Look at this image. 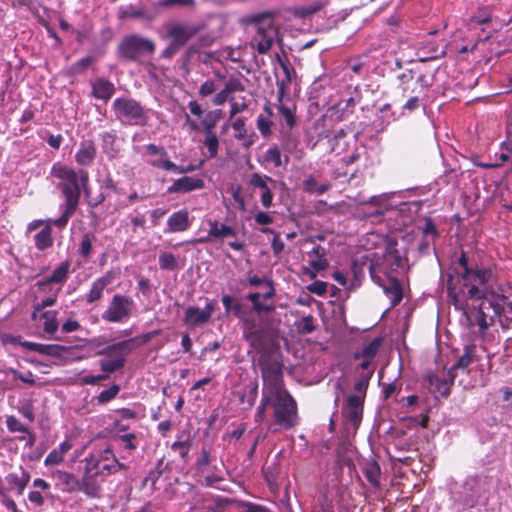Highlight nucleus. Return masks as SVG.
I'll return each instance as SVG.
<instances>
[{
    "mask_svg": "<svg viewBox=\"0 0 512 512\" xmlns=\"http://www.w3.org/2000/svg\"><path fill=\"white\" fill-rule=\"evenodd\" d=\"M24 346L27 347L30 351L52 357H61L63 353L67 351V347L57 344L25 342Z\"/></svg>",
    "mask_w": 512,
    "mask_h": 512,
    "instance_id": "nucleus-25",
    "label": "nucleus"
},
{
    "mask_svg": "<svg viewBox=\"0 0 512 512\" xmlns=\"http://www.w3.org/2000/svg\"><path fill=\"white\" fill-rule=\"evenodd\" d=\"M272 397L274 422L281 428L291 429L297 425V404L293 397L284 389L269 393Z\"/></svg>",
    "mask_w": 512,
    "mask_h": 512,
    "instance_id": "nucleus-6",
    "label": "nucleus"
},
{
    "mask_svg": "<svg viewBox=\"0 0 512 512\" xmlns=\"http://www.w3.org/2000/svg\"><path fill=\"white\" fill-rule=\"evenodd\" d=\"M69 268L70 263L68 261L62 262L57 268L54 269L51 275L37 281L35 286H37L38 289H44L52 284L64 283L68 277Z\"/></svg>",
    "mask_w": 512,
    "mask_h": 512,
    "instance_id": "nucleus-20",
    "label": "nucleus"
},
{
    "mask_svg": "<svg viewBox=\"0 0 512 512\" xmlns=\"http://www.w3.org/2000/svg\"><path fill=\"white\" fill-rule=\"evenodd\" d=\"M61 288L49 289V294L36 304V310H42L46 307L53 306L58 298Z\"/></svg>",
    "mask_w": 512,
    "mask_h": 512,
    "instance_id": "nucleus-51",
    "label": "nucleus"
},
{
    "mask_svg": "<svg viewBox=\"0 0 512 512\" xmlns=\"http://www.w3.org/2000/svg\"><path fill=\"white\" fill-rule=\"evenodd\" d=\"M6 480L10 487L16 488L18 494L21 495L29 482V475L25 472L22 473V476H18L15 473H10L7 475Z\"/></svg>",
    "mask_w": 512,
    "mask_h": 512,
    "instance_id": "nucleus-39",
    "label": "nucleus"
},
{
    "mask_svg": "<svg viewBox=\"0 0 512 512\" xmlns=\"http://www.w3.org/2000/svg\"><path fill=\"white\" fill-rule=\"evenodd\" d=\"M455 378L456 377L451 378L448 374L446 377L431 374L427 377V380L430 385V390L433 393H437L442 397H447L450 394V388L453 385Z\"/></svg>",
    "mask_w": 512,
    "mask_h": 512,
    "instance_id": "nucleus-22",
    "label": "nucleus"
},
{
    "mask_svg": "<svg viewBox=\"0 0 512 512\" xmlns=\"http://www.w3.org/2000/svg\"><path fill=\"white\" fill-rule=\"evenodd\" d=\"M64 459V455H62L56 448L53 449L45 458L46 466H54L61 463Z\"/></svg>",
    "mask_w": 512,
    "mask_h": 512,
    "instance_id": "nucleus-64",
    "label": "nucleus"
},
{
    "mask_svg": "<svg viewBox=\"0 0 512 512\" xmlns=\"http://www.w3.org/2000/svg\"><path fill=\"white\" fill-rule=\"evenodd\" d=\"M204 186L205 183L203 179L198 177L184 176L175 180L173 184L168 187L167 192L169 194L188 193L194 190L202 189Z\"/></svg>",
    "mask_w": 512,
    "mask_h": 512,
    "instance_id": "nucleus-18",
    "label": "nucleus"
},
{
    "mask_svg": "<svg viewBox=\"0 0 512 512\" xmlns=\"http://www.w3.org/2000/svg\"><path fill=\"white\" fill-rule=\"evenodd\" d=\"M465 308L456 310L462 311L469 323V327H478L477 333L484 335L486 330L494 323L493 311L489 307V301L485 297L466 298Z\"/></svg>",
    "mask_w": 512,
    "mask_h": 512,
    "instance_id": "nucleus-7",
    "label": "nucleus"
},
{
    "mask_svg": "<svg viewBox=\"0 0 512 512\" xmlns=\"http://www.w3.org/2000/svg\"><path fill=\"white\" fill-rule=\"evenodd\" d=\"M328 284L323 281H314L309 284L306 288L310 293L316 294L318 296H324L327 292Z\"/></svg>",
    "mask_w": 512,
    "mask_h": 512,
    "instance_id": "nucleus-62",
    "label": "nucleus"
},
{
    "mask_svg": "<svg viewBox=\"0 0 512 512\" xmlns=\"http://www.w3.org/2000/svg\"><path fill=\"white\" fill-rule=\"evenodd\" d=\"M43 329L48 334H54L58 329L57 312L46 311L42 314Z\"/></svg>",
    "mask_w": 512,
    "mask_h": 512,
    "instance_id": "nucleus-41",
    "label": "nucleus"
},
{
    "mask_svg": "<svg viewBox=\"0 0 512 512\" xmlns=\"http://www.w3.org/2000/svg\"><path fill=\"white\" fill-rule=\"evenodd\" d=\"M382 344V338L377 337L370 341L369 343L365 344L360 350H357L353 353V359H373Z\"/></svg>",
    "mask_w": 512,
    "mask_h": 512,
    "instance_id": "nucleus-35",
    "label": "nucleus"
},
{
    "mask_svg": "<svg viewBox=\"0 0 512 512\" xmlns=\"http://www.w3.org/2000/svg\"><path fill=\"white\" fill-rule=\"evenodd\" d=\"M85 462H93L95 464L94 471L97 472V476L115 474V469L112 463H103L94 457L86 458Z\"/></svg>",
    "mask_w": 512,
    "mask_h": 512,
    "instance_id": "nucleus-43",
    "label": "nucleus"
},
{
    "mask_svg": "<svg viewBox=\"0 0 512 512\" xmlns=\"http://www.w3.org/2000/svg\"><path fill=\"white\" fill-rule=\"evenodd\" d=\"M263 162L272 163L274 167L282 166L281 151L277 146L270 147L263 156Z\"/></svg>",
    "mask_w": 512,
    "mask_h": 512,
    "instance_id": "nucleus-45",
    "label": "nucleus"
},
{
    "mask_svg": "<svg viewBox=\"0 0 512 512\" xmlns=\"http://www.w3.org/2000/svg\"><path fill=\"white\" fill-rule=\"evenodd\" d=\"M385 294L390 299L392 306L397 305L403 298L400 282L396 278L389 279L388 283L382 285Z\"/></svg>",
    "mask_w": 512,
    "mask_h": 512,
    "instance_id": "nucleus-36",
    "label": "nucleus"
},
{
    "mask_svg": "<svg viewBox=\"0 0 512 512\" xmlns=\"http://www.w3.org/2000/svg\"><path fill=\"white\" fill-rule=\"evenodd\" d=\"M49 220L50 219L46 220V226L34 236V244L39 251H45L53 246L54 240L52 237L51 224L54 225V223L49 222Z\"/></svg>",
    "mask_w": 512,
    "mask_h": 512,
    "instance_id": "nucleus-31",
    "label": "nucleus"
},
{
    "mask_svg": "<svg viewBox=\"0 0 512 512\" xmlns=\"http://www.w3.org/2000/svg\"><path fill=\"white\" fill-rule=\"evenodd\" d=\"M210 462H211L210 451L206 447H203L201 449L200 457L198 458V460L196 462V469H197V471L199 473L206 472Z\"/></svg>",
    "mask_w": 512,
    "mask_h": 512,
    "instance_id": "nucleus-54",
    "label": "nucleus"
},
{
    "mask_svg": "<svg viewBox=\"0 0 512 512\" xmlns=\"http://www.w3.org/2000/svg\"><path fill=\"white\" fill-rule=\"evenodd\" d=\"M51 174L58 178L60 182L57 188L62 192L65 203L62 215L57 219H50L54 225L60 229L64 228L69 219L74 215L80 202L81 192L86 197L90 196L88 187L89 174L83 169L76 171L75 169L56 163L51 169Z\"/></svg>",
    "mask_w": 512,
    "mask_h": 512,
    "instance_id": "nucleus-2",
    "label": "nucleus"
},
{
    "mask_svg": "<svg viewBox=\"0 0 512 512\" xmlns=\"http://www.w3.org/2000/svg\"><path fill=\"white\" fill-rule=\"evenodd\" d=\"M225 92L228 94L235 92H242L245 90V86L242 81L237 77H231L225 84Z\"/></svg>",
    "mask_w": 512,
    "mask_h": 512,
    "instance_id": "nucleus-58",
    "label": "nucleus"
},
{
    "mask_svg": "<svg viewBox=\"0 0 512 512\" xmlns=\"http://www.w3.org/2000/svg\"><path fill=\"white\" fill-rule=\"evenodd\" d=\"M19 413L30 422L35 420V413L32 400H25L18 407Z\"/></svg>",
    "mask_w": 512,
    "mask_h": 512,
    "instance_id": "nucleus-56",
    "label": "nucleus"
},
{
    "mask_svg": "<svg viewBox=\"0 0 512 512\" xmlns=\"http://www.w3.org/2000/svg\"><path fill=\"white\" fill-rule=\"evenodd\" d=\"M260 231L264 234H273L274 235L271 246H272L274 255H276V256L279 255L284 250V247H285L284 242L280 239V234L278 232L274 231L273 229L267 228V227L262 228Z\"/></svg>",
    "mask_w": 512,
    "mask_h": 512,
    "instance_id": "nucleus-47",
    "label": "nucleus"
},
{
    "mask_svg": "<svg viewBox=\"0 0 512 512\" xmlns=\"http://www.w3.org/2000/svg\"><path fill=\"white\" fill-rule=\"evenodd\" d=\"M115 93V86L105 78H98L92 84V95L96 99L107 102Z\"/></svg>",
    "mask_w": 512,
    "mask_h": 512,
    "instance_id": "nucleus-27",
    "label": "nucleus"
},
{
    "mask_svg": "<svg viewBox=\"0 0 512 512\" xmlns=\"http://www.w3.org/2000/svg\"><path fill=\"white\" fill-rule=\"evenodd\" d=\"M202 28L203 26L200 24L177 22L167 29L166 37L181 48L196 36Z\"/></svg>",
    "mask_w": 512,
    "mask_h": 512,
    "instance_id": "nucleus-11",
    "label": "nucleus"
},
{
    "mask_svg": "<svg viewBox=\"0 0 512 512\" xmlns=\"http://www.w3.org/2000/svg\"><path fill=\"white\" fill-rule=\"evenodd\" d=\"M156 50L155 42L140 34H129L122 38L117 46V57L125 62L140 63Z\"/></svg>",
    "mask_w": 512,
    "mask_h": 512,
    "instance_id": "nucleus-4",
    "label": "nucleus"
},
{
    "mask_svg": "<svg viewBox=\"0 0 512 512\" xmlns=\"http://www.w3.org/2000/svg\"><path fill=\"white\" fill-rule=\"evenodd\" d=\"M328 4L327 0H318L309 5L295 7L292 11L297 18L306 19L321 11Z\"/></svg>",
    "mask_w": 512,
    "mask_h": 512,
    "instance_id": "nucleus-33",
    "label": "nucleus"
},
{
    "mask_svg": "<svg viewBox=\"0 0 512 512\" xmlns=\"http://www.w3.org/2000/svg\"><path fill=\"white\" fill-rule=\"evenodd\" d=\"M145 151L148 156L146 163L154 168L164 170V163L170 162L168 152L163 146L150 143L145 146Z\"/></svg>",
    "mask_w": 512,
    "mask_h": 512,
    "instance_id": "nucleus-17",
    "label": "nucleus"
},
{
    "mask_svg": "<svg viewBox=\"0 0 512 512\" xmlns=\"http://www.w3.org/2000/svg\"><path fill=\"white\" fill-rule=\"evenodd\" d=\"M268 182L274 183V180L271 177L260 173H253L249 181L251 186L260 188L262 191L269 188L267 184Z\"/></svg>",
    "mask_w": 512,
    "mask_h": 512,
    "instance_id": "nucleus-46",
    "label": "nucleus"
},
{
    "mask_svg": "<svg viewBox=\"0 0 512 512\" xmlns=\"http://www.w3.org/2000/svg\"><path fill=\"white\" fill-rule=\"evenodd\" d=\"M275 36L276 32L272 28L269 31H265V29L260 27L257 36L254 38L257 52L259 54H266L271 49Z\"/></svg>",
    "mask_w": 512,
    "mask_h": 512,
    "instance_id": "nucleus-30",
    "label": "nucleus"
},
{
    "mask_svg": "<svg viewBox=\"0 0 512 512\" xmlns=\"http://www.w3.org/2000/svg\"><path fill=\"white\" fill-rule=\"evenodd\" d=\"M117 439L124 444V448L129 451L137 449V436L134 433H127L117 436Z\"/></svg>",
    "mask_w": 512,
    "mask_h": 512,
    "instance_id": "nucleus-57",
    "label": "nucleus"
},
{
    "mask_svg": "<svg viewBox=\"0 0 512 512\" xmlns=\"http://www.w3.org/2000/svg\"><path fill=\"white\" fill-rule=\"evenodd\" d=\"M269 393L270 391L268 390H262V399L255 413V422L257 423H261L264 420L266 407L272 405V397Z\"/></svg>",
    "mask_w": 512,
    "mask_h": 512,
    "instance_id": "nucleus-42",
    "label": "nucleus"
},
{
    "mask_svg": "<svg viewBox=\"0 0 512 512\" xmlns=\"http://www.w3.org/2000/svg\"><path fill=\"white\" fill-rule=\"evenodd\" d=\"M96 156V148L92 141H82L75 154V160L79 165L88 166L92 164Z\"/></svg>",
    "mask_w": 512,
    "mask_h": 512,
    "instance_id": "nucleus-28",
    "label": "nucleus"
},
{
    "mask_svg": "<svg viewBox=\"0 0 512 512\" xmlns=\"http://www.w3.org/2000/svg\"><path fill=\"white\" fill-rule=\"evenodd\" d=\"M484 483L479 476H468L463 484L452 492L455 504L463 509L474 507L483 494Z\"/></svg>",
    "mask_w": 512,
    "mask_h": 512,
    "instance_id": "nucleus-10",
    "label": "nucleus"
},
{
    "mask_svg": "<svg viewBox=\"0 0 512 512\" xmlns=\"http://www.w3.org/2000/svg\"><path fill=\"white\" fill-rule=\"evenodd\" d=\"M385 259L395 269L402 268L404 265V258L393 246L388 247Z\"/></svg>",
    "mask_w": 512,
    "mask_h": 512,
    "instance_id": "nucleus-44",
    "label": "nucleus"
},
{
    "mask_svg": "<svg viewBox=\"0 0 512 512\" xmlns=\"http://www.w3.org/2000/svg\"><path fill=\"white\" fill-rule=\"evenodd\" d=\"M263 379V390L284 389L282 363L273 355L263 354L259 359Z\"/></svg>",
    "mask_w": 512,
    "mask_h": 512,
    "instance_id": "nucleus-9",
    "label": "nucleus"
},
{
    "mask_svg": "<svg viewBox=\"0 0 512 512\" xmlns=\"http://www.w3.org/2000/svg\"><path fill=\"white\" fill-rule=\"evenodd\" d=\"M136 309L135 301L128 295L114 294L101 314V319L108 323H123L127 321Z\"/></svg>",
    "mask_w": 512,
    "mask_h": 512,
    "instance_id": "nucleus-8",
    "label": "nucleus"
},
{
    "mask_svg": "<svg viewBox=\"0 0 512 512\" xmlns=\"http://www.w3.org/2000/svg\"><path fill=\"white\" fill-rule=\"evenodd\" d=\"M159 266L162 270H177L179 268L178 258L172 253L163 252L159 255Z\"/></svg>",
    "mask_w": 512,
    "mask_h": 512,
    "instance_id": "nucleus-40",
    "label": "nucleus"
},
{
    "mask_svg": "<svg viewBox=\"0 0 512 512\" xmlns=\"http://www.w3.org/2000/svg\"><path fill=\"white\" fill-rule=\"evenodd\" d=\"M325 254V249L320 245L315 246L310 252H308V256L310 257L309 265L315 272L322 271L328 266Z\"/></svg>",
    "mask_w": 512,
    "mask_h": 512,
    "instance_id": "nucleus-34",
    "label": "nucleus"
},
{
    "mask_svg": "<svg viewBox=\"0 0 512 512\" xmlns=\"http://www.w3.org/2000/svg\"><path fill=\"white\" fill-rule=\"evenodd\" d=\"M257 397L258 383L254 381L246 386L243 391L239 392V403L242 405L244 410H249L255 404Z\"/></svg>",
    "mask_w": 512,
    "mask_h": 512,
    "instance_id": "nucleus-32",
    "label": "nucleus"
},
{
    "mask_svg": "<svg viewBox=\"0 0 512 512\" xmlns=\"http://www.w3.org/2000/svg\"><path fill=\"white\" fill-rule=\"evenodd\" d=\"M372 376H373V370L366 371V372H360L358 374V379L354 384V391L356 392V394H354L353 396H358L364 400V398L366 396V391H367V388L369 385V381Z\"/></svg>",
    "mask_w": 512,
    "mask_h": 512,
    "instance_id": "nucleus-37",
    "label": "nucleus"
},
{
    "mask_svg": "<svg viewBox=\"0 0 512 512\" xmlns=\"http://www.w3.org/2000/svg\"><path fill=\"white\" fill-rule=\"evenodd\" d=\"M218 121V116L215 112L210 111L206 114V116L201 121L203 128L205 130V133L213 132L216 124Z\"/></svg>",
    "mask_w": 512,
    "mask_h": 512,
    "instance_id": "nucleus-59",
    "label": "nucleus"
},
{
    "mask_svg": "<svg viewBox=\"0 0 512 512\" xmlns=\"http://www.w3.org/2000/svg\"><path fill=\"white\" fill-rule=\"evenodd\" d=\"M271 126L272 122L264 116L260 115L257 118V128L264 137L271 134Z\"/></svg>",
    "mask_w": 512,
    "mask_h": 512,
    "instance_id": "nucleus-63",
    "label": "nucleus"
},
{
    "mask_svg": "<svg viewBox=\"0 0 512 512\" xmlns=\"http://www.w3.org/2000/svg\"><path fill=\"white\" fill-rule=\"evenodd\" d=\"M240 322L245 340L251 342L254 347L262 345L264 329L260 327L256 318L252 316H245Z\"/></svg>",
    "mask_w": 512,
    "mask_h": 512,
    "instance_id": "nucleus-15",
    "label": "nucleus"
},
{
    "mask_svg": "<svg viewBox=\"0 0 512 512\" xmlns=\"http://www.w3.org/2000/svg\"><path fill=\"white\" fill-rule=\"evenodd\" d=\"M205 146L208 148V152L211 158L216 157L218 153L219 141L218 137L214 132L205 133Z\"/></svg>",
    "mask_w": 512,
    "mask_h": 512,
    "instance_id": "nucleus-49",
    "label": "nucleus"
},
{
    "mask_svg": "<svg viewBox=\"0 0 512 512\" xmlns=\"http://www.w3.org/2000/svg\"><path fill=\"white\" fill-rule=\"evenodd\" d=\"M100 138L103 153L109 159L116 158L120 152V148L117 145V135L114 132L105 131L100 134Z\"/></svg>",
    "mask_w": 512,
    "mask_h": 512,
    "instance_id": "nucleus-29",
    "label": "nucleus"
},
{
    "mask_svg": "<svg viewBox=\"0 0 512 512\" xmlns=\"http://www.w3.org/2000/svg\"><path fill=\"white\" fill-rule=\"evenodd\" d=\"M365 476L367 480L377 486L379 484L380 467L376 462L367 463L365 467Z\"/></svg>",
    "mask_w": 512,
    "mask_h": 512,
    "instance_id": "nucleus-48",
    "label": "nucleus"
},
{
    "mask_svg": "<svg viewBox=\"0 0 512 512\" xmlns=\"http://www.w3.org/2000/svg\"><path fill=\"white\" fill-rule=\"evenodd\" d=\"M111 277L108 275L102 276L94 280L91 284L90 290L86 295L85 301L91 305L103 298L105 288L110 284Z\"/></svg>",
    "mask_w": 512,
    "mask_h": 512,
    "instance_id": "nucleus-23",
    "label": "nucleus"
},
{
    "mask_svg": "<svg viewBox=\"0 0 512 512\" xmlns=\"http://www.w3.org/2000/svg\"><path fill=\"white\" fill-rule=\"evenodd\" d=\"M278 112L283 116V118L289 128H292L295 125V123H296L295 115H294V112L289 107H287L283 104H280L278 106Z\"/></svg>",
    "mask_w": 512,
    "mask_h": 512,
    "instance_id": "nucleus-60",
    "label": "nucleus"
},
{
    "mask_svg": "<svg viewBox=\"0 0 512 512\" xmlns=\"http://www.w3.org/2000/svg\"><path fill=\"white\" fill-rule=\"evenodd\" d=\"M115 119L124 126H146L148 123L147 109L136 99L118 97L112 103Z\"/></svg>",
    "mask_w": 512,
    "mask_h": 512,
    "instance_id": "nucleus-5",
    "label": "nucleus"
},
{
    "mask_svg": "<svg viewBox=\"0 0 512 512\" xmlns=\"http://www.w3.org/2000/svg\"><path fill=\"white\" fill-rule=\"evenodd\" d=\"M160 330H154L142 335L135 336L117 343L111 344L99 350L97 355L106 356L99 361L101 370L108 376L122 369L125 365V356L134 349L147 344L154 336L158 335Z\"/></svg>",
    "mask_w": 512,
    "mask_h": 512,
    "instance_id": "nucleus-3",
    "label": "nucleus"
},
{
    "mask_svg": "<svg viewBox=\"0 0 512 512\" xmlns=\"http://www.w3.org/2000/svg\"><path fill=\"white\" fill-rule=\"evenodd\" d=\"M95 464L87 462L85 464L82 479L79 480L80 491L90 498H97L100 495L101 484L97 479V472L94 471Z\"/></svg>",
    "mask_w": 512,
    "mask_h": 512,
    "instance_id": "nucleus-14",
    "label": "nucleus"
},
{
    "mask_svg": "<svg viewBox=\"0 0 512 512\" xmlns=\"http://www.w3.org/2000/svg\"><path fill=\"white\" fill-rule=\"evenodd\" d=\"M422 236L424 238L431 239L432 241H435V239L439 236V232L433 220L429 217L425 218L424 226L422 228Z\"/></svg>",
    "mask_w": 512,
    "mask_h": 512,
    "instance_id": "nucleus-52",
    "label": "nucleus"
},
{
    "mask_svg": "<svg viewBox=\"0 0 512 512\" xmlns=\"http://www.w3.org/2000/svg\"><path fill=\"white\" fill-rule=\"evenodd\" d=\"M118 18L121 20L143 18L148 21H151L155 18V14L149 13L143 7H138V6L130 4L127 6L119 7Z\"/></svg>",
    "mask_w": 512,
    "mask_h": 512,
    "instance_id": "nucleus-24",
    "label": "nucleus"
},
{
    "mask_svg": "<svg viewBox=\"0 0 512 512\" xmlns=\"http://www.w3.org/2000/svg\"><path fill=\"white\" fill-rule=\"evenodd\" d=\"M210 229L208 230L207 236L201 237L196 240L198 243H206L212 241L215 238H223L227 236H236V231L233 227L226 224H219L218 221H209Z\"/></svg>",
    "mask_w": 512,
    "mask_h": 512,
    "instance_id": "nucleus-21",
    "label": "nucleus"
},
{
    "mask_svg": "<svg viewBox=\"0 0 512 512\" xmlns=\"http://www.w3.org/2000/svg\"><path fill=\"white\" fill-rule=\"evenodd\" d=\"M57 480V485L60 489L67 493H74L80 491L79 479L72 473L65 471H57L54 474Z\"/></svg>",
    "mask_w": 512,
    "mask_h": 512,
    "instance_id": "nucleus-26",
    "label": "nucleus"
},
{
    "mask_svg": "<svg viewBox=\"0 0 512 512\" xmlns=\"http://www.w3.org/2000/svg\"><path fill=\"white\" fill-rule=\"evenodd\" d=\"M364 402L358 396H349L342 407V416L348 431L354 432L361 424L363 417Z\"/></svg>",
    "mask_w": 512,
    "mask_h": 512,
    "instance_id": "nucleus-12",
    "label": "nucleus"
},
{
    "mask_svg": "<svg viewBox=\"0 0 512 512\" xmlns=\"http://www.w3.org/2000/svg\"><path fill=\"white\" fill-rule=\"evenodd\" d=\"M96 240V236L91 232H86L82 235L79 243V254L84 259H89L92 255V245Z\"/></svg>",
    "mask_w": 512,
    "mask_h": 512,
    "instance_id": "nucleus-38",
    "label": "nucleus"
},
{
    "mask_svg": "<svg viewBox=\"0 0 512 512\" xmlns=\"http://www.w3.org/2000/svg\"><path fill=\"white\" fill-rule=\"evenodd\" d=\"M6 426L9 432L15 433V432H29V428L22 424L15 416L10 415L6 418Z\"/></svg>",
    "mask_w": 512,
    "mask_h": 512,
    "instance_id": "nucleus-53",
    "label": "nucleus"
},
{
    "mask_svg": "<svg viewBox=\"0 0 512 512\" xmlns=\"http://www.w3.org/2000/svg\"><path fill=\"white\" fill-rule=\"evenodd\" d=\"M232 128L235 130V138L238 140L246 139L247 137V129L245 126V120L243 118H237L233 124Z\"/></svg>",
    "mask_w": 512,
    "mask_h": 512,
    "instance_id": "nucleus-61",
    "label": "nucleus"
},
{
    "mask_svg": "<svg viewBox=\"0 0 512 512\" xmlns=\"http://www.w3.org/2000/svg\"><path fill=\"white\" fill-rule=\"evenodd\" d=\"M191 448L190 441H176L171 445V449L174 452H177L179 456L186 462L188 458V454Z\"/></svg>",
    "mask_w": 512,
    "mask_h": 512,
    "instance_id": "nucleus-55",
    "label": "nucleus"
},
{
    "mask_svg": "<svg viewBox=\"0 0 512 512\" xmlns=\"http://www.w3.org/2000/svg\"><path fill=\"white\" fill-rule=\"evenodd\" d=\"M460 270L449 274L447 280L448 298L454 307L464 309L466 298L485 297L499 319L503 330L512 328V302L505 295L504 285L494 265H485L479 253L461 251L457 259Z\"/></svg>",
    "mask_w": 512,
    "mask_h": 512,
    "instance_id": "nucleus-1",
    "label": "nucleus"
},
{
    "mask_svg": "<svg viewBox=\"0 0 512 512\" xmlns=\"http://www.w3.org/2000/svg\"><path fill=\"white\" fill-rule=\"evenodd\" d=\"M216 308V301L210 300L207 302L204 309H200L196 306H189L185 310L184 323L188 327H198L206 324L212 317Z\"/></svg>",
    "mask_w": 512,
    "mask_h": 512,
    "instance_id": "nucleus-13",
    "label": "nucleus"
},
{
    "mask_svg": "<svg viewBox=\"0 0 512 512\" xmlns=\"http://www.w3.org/2000/svg\"><path fill=\"white\" fill-rule=\"evenodd\" d=\"M191 226L189 218V212L186 209H182L172 213L168 220L167 226L164 230L165 233H177L186 231Z\"/></svg>",
    "mask_w": 512,
    "mask_h": 512,
    "instance_id": "nucleus-19",
    "label": "nucleus"
},
{
    "mask_svg": "<svg viewBox=\"0 0 512 512\" xmlns=\"http://www.w3.org/2000/svg\"><path fill=\"white\" fill-rule=\"evenodd\" d=\"M478 347L475 344L465 346L463 354L459 357L456 363L448 370V375L451 378L456 377V371L462 370L468 372V367L479 360Z\"/></svg>",
    "mask_w": 512,
    "mask_h": 512,
    "instance_id": "nucleus-16",
    "label": "nucleus"
},
{
    "mask_svg": "<svg viewBox=\"0 0 512 512\" xmlns=\"http://www.w3.org/2000/svg\"><path fill=\"white\" fill-rule=\"evenodd\" d=\"M120 392V386L118 384H113L108 389L103 390L98 396L97 401L99 404H106L112 399H114L118 393Z\"/></svg>",
    "mask_w": 512,
    "mask_h": 512,
    "instance_id": "nucleus-50",
    "label": "nucleus"
}]
</instances>
